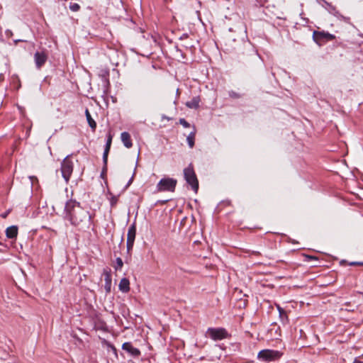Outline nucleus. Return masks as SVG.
<instances>
[{"label": "nucleus", "mask_w": 363, "mask_h": 363, "mask_svg": "<svg viewBox=\"0 0 363 363\" xmlns=\"http://www.w3.org/2000/svg\"><path fill=\"white\" fill-rule=\"evenodd\" d=\"M118 202V197L116 196H112L110 199V204L113 207Z\"/></svg>", "instance_id": "nucleus-24"}, {"label": "nucleus", "mask_w": 363, "mask_h": 363, "mask_svg": "<svg viewBox=\"0 0 363 363\" xmlns=\"http://www.w3.org/2000/svg\"><path fill=\"white\" fill-rule=\"evenodd\" d=\"M206 336L214 341L228 338L230 335L223 328H209L206 331Z\"/></svg>", "instance_id": "nucleus-2"}, {"label": "nucleus", "mask_w": 363, "mask_h": 363, "mask_svg": "<svg viewBox=\"0 0 363 363\" xmlns=\"http://www.w3.org/2000/svg\"><path fill=\"white\" fill-rule=\"evenodd\" d=\"M18 234V228L16 225L8 227L6 230V235L8 238H16Z\"/></svg>", "instance_id": "nucleus-15"}, {"label": "nucleus", "mask_w": 363, "mask_h": 363, "mask_svg": "<svg viewBox=\"0 0 363 363\" xmlns=\"http://www.w3.org/2000/svg\"><path fill=\"white\" fill-rule=\"evenodd\" d=\"M135 235H136V226H135V223H133L128 228L127 240L135 241Z\"/></svg>", "instance_id": "nucleus-18"}, {"label": "nucleus", "mask_w": 363, "mask_h": 363, "mask_svg": "<svg viewBox=\"0 0 363 363\" xmlns=\"http://www.w3.org/2000/svg\"><path fill=\"white\" fill-rule=\"evenodd\" d=\"M179 123L183 125L184 128H189L190 124L184 119V118H180L179 119Z\"/></svg>", "instance_id": "nucleus-25"}, {"label": "nucleus", "mask_w": 363, "mask_h": 363, "mask_svg": "<svg viewBox=\"0 0 363 363\" xmlns=\"http://www.w3.org/2000/svg\"><path fill=\"white\" fill-rule=\"evenodd\" d=\"M80 9V6L77 3H70L69 9L74 12L78 11Z\"/></svg>", "instance_id": "nucleus-23"}, {"label": "nucleus", "mask_w": 363, "mask_h": 363, "mask_svg": "<svg viewBox=\"0 0 363 363\" xmlns=\"http://www.w3.org/2000/svg\"><path fill=\"white\" fill-rule=\"evenodd\" d=\"M189 38V34H188V33H184V34H182V35L179 38V39L180 40H183L186 39V38Z\"/></svg>", "instance_id": "nucleus-30"}, {"label": "nucleus", "mask_w": 363, "mask_h": 363, "mask_svg": "<svg viewBox=\"0 0 363 363\" xmlns=\"http://www.w3.org/2000/svg\"><path fill=\"white\" fill-rule=\"evenodd\" d=\"M47 60L48 55L44 51L36 52L34 54V61L38 69H40L45 63Z\"/></svg>", "instance_id": "nucleus-10"}, {"label": "nucleus", "mask_w": 363, "mask_h": 363, "mask_svg": "<svg viewBox=\"0 0 363 363\" xmlns=\"http://www.w3.org/2000/svg\"><path fill=\"white\" fill-rule=\"evenodd\" d=\"M106 172H107V163L106 164L104 163V167H103V169H102V171L101 173V177H104V175L106 174Z\"/></svg>", "instance_id": "nucleus-27"}, {"label": "nucleus", "mask_w": 363, "mask_h": 363, "mask_svg": "<svg viewBox=\"0 0 363 363\" xmlns=\"http://www.w3.org/2000/svg\"><path fill=\"white\" fill-rule=\"evenodd\" d=\"M195 135L196 130H194V131L191 132L186 138V141L190 148H192L194 146Z\"/></svg>", "instance_id": "nucleus-20"}, {"label": "nucleus", "mask_w": 363, "mask_h": 363, "mask_svg": "<svg viewBox=\"0 0 363 363\" xmlns=\"http://www.w3.org/2000/svg\"><path fill=\"white\" fill-rule=\"evenodd\" d=\"M354 363H363V362L359 360L355 359Z\"/></svg>", "instance_id": "nucleus-36"}, {"label": "nucleus", "mask_w": 363, "mask_h": 363, "mask_svg": "<svg viewBox=\"0 0 363 363\" xmlns=\"http://www.w3.org/2000/svg\"><path fill=\"white\" fill-rule=\"evenodd\" d=\"M112 135L111 133H108L107 135V140L105 145V149L103 153V162L106 164L108 162V152L110 151L111 143H112Z\"/></svg>", "instance_id": "nucleus-12"}, {"label": "nucleus", "mask_w": 363, "mask_h": 363, "mask_svg": "<svg viewBox=\"0 0 363 363\" xmlns=\"http://www.w3.org/2000/svg\"><path fill=\"white\" fill-rule=\"evenodd\" d=\"M184 176L186 182L191 186L192 189L197 192L199 189V182L193 167H188L184 169Z\"/></svg>", "instance_id": "nucleus-5"}, {"label": "nucleus", "mask_w": 363, "mask_h": 363, "mask_svg": "<svg viewBox=\"0 0 363 363\" xmlns=\"http://www.w3.org/2000/svg\"><path fill=\"white\" fill-rule=\"evenodd\" d=\"M65 218L70 222L71 225L82 228L89 227L92 216L81 206L79 202L70 199L65 203Z\"/></svg>", "instance_id": "nucleus-1"}, {"label": "nucleus", "mask_w": 363, "mask_h": 363, "mask_svg": "<svg viewBox=\"0 0 363 363\" xmlns=\"http://www.w3.org/2000/svg\"><path fill=\"white\" fill-rule=\"evenodd\" d=\"M177 185V180L172 178L162 179L157 185L158 191H174Z\"/></svg>", "instance_id": "nucleus-6"}, {"label": "nucleus", "mask_w": 363, "mask_h": 363, "mask_svg": "<svg viewBox=\"0 0 363 363\" xmlns=\"http://www.w3.org/2000/svg\"><path fill=\"white\" fill-rule=\"evenodd\" d=\"M71 155L65 157L61 162V172L62 176L66 182H68L73 172L74 164L72 161L69 159Z\"/></svg>", "instance_id": "nucleus-4"}, {"label": "nucleus", "mask_w": 363, "mask_h": 363, "mask_svg": "<svg viewBox=\"0 0 363 363\" xmlns=\"http://www.w3.org/2000/svg\"><path fill=\"white\" fill-rule=\"evenodd\" d=\"M318 4H320V2H323L325 4V9H326L328 13H330L331 15L336 17L337 19L347 21L349 18L345 17L342 16L336 9V7L333 5H332L330 3L326 1L325 0H316Z\"/></svg>", "instance_id": "nucleus-7"}, {"label": "nucleus", "mask_w": 363, "mask_h": 363, "mask_svg": "<svg viewBox=\"0 0 363 363\" xmlns=\"http://www.w3.org/2000/svg\"><path fill=\"white\" fill-rule=\"evenodd\" d=\"M29 178H30V179L31 180L32 182H33V179H37L35 177H30Z\"/></svg>", "instance_id": "nucleus-38"}, {"label": "nucleus", "mask_w": 363, "mask_h": 363, "mask_svg": "<svg viewBox=\"0 0 363 363\" xmlns=\"http://www.w3.org/2000/svg\"><path fill=\"white\" fill-rule=\"evenodd\" d=\"M283 353L278 350H262L257 354V359L263 362L275 361L281 358Z\"/></svg>", "instance_id": "nucleus-3"}, {"label": "nucleus", "mask_w": 363, "mask_h": 363, "mask_svg": "<svg viewBox=\"0 0 363 363\" xmlns=\"http://www.w3.org/2000/svg\"><path fill=\"white\" fill-rule=\"evenodd\" d=\"M200 99L199 96H195L186 103V106L189 108L196 109L199 106Z\"/></svg>", "instance_id": "nucleus-17"}, {"label": "nucleus", "mask_w": 363, "mask_h": 363, "mask_svg": "<svg viewBox=\"0 0 363 363\" xmlns=\"http://www.w3.org/2000/svg\"><path fill=\"white\" fill-rule=\"evenodd\" d=\"M184 46L186 48H194V45L190 44V43H186Z\"/></svg>", "instance_id": "nucleus-31"}, {"label": "nucleus", "mask_w": 363, "mask_h": 363, "mask_svg": "<svg viewBox=\"0 0 363 363\" xmlns=\"http://www.w3.org/2000/svg\"><path fill=\"white\" fill-rule=\"evenodd\" d=\"M119 290L123 293H127L130 291V281L127 278H123L118 285Z\"/></svg>", "instance_id": "nucleus-14"}, {"label": "nucleus", "mask_w": 363, "mask_h": 363, "mask_svg": "<svg viewBox=\"0 0 363 363\" xmlns=\"http://www.w3.org/2000/svg\"><path fill=\"white\" fill-rule=\"evenodd\" d=\"M349 264L350 266H363V262H352Z\"/></svg>", "instance_id": "nucleus-29"}, {"label": "nucleus", "mask_w": 363, "mask_h": 363, "mask_svg": "<svg viewBox=\"0 0 363 363\" xmlns=\"http://www.w3.org/2000/svg\"><path fill=\"white\" fill-rule=\"evenodd\" d=\"M162 118H166V119H167V120H169V118H168V117H167V116H162Z\"/></svg>", "instance_id": "nucleus-39"}, {"label": "nucleus", "mask_w": 363, "mask_h": 363, "mask_svg": "<svg viewBox=\"0 0 363 363\" xmlns=\"http://www.w3.org/2000/svg\"><path fill=\"white\" fill-rule=\"evenodd\" d=\"M4 79V74H0V82Z\"/></svg>", "instance_id": "nucleus-35"}, {"label": "nucleus", "mask_w": 363, "mask_h": 363, "mask_svg": "<svg viewBox=\"0 0 363 363\" xmlns=\"http://www.w3.org/2000/svg\"><path fill=\"white\" fill-rule=\"evenodd\" d=\"M85 116L87 121V123L89 125V127L91 128L92 131H95L96 128V123L95 121L92 118L89 110L86 108L85 111Z\"/></svg>", "instance_id": "nucleus-16"}, {"label": "nucleus", "mask_w": 363, "mask_h": 363, "mask_svg": "<svg viewBox=\"0 0 363 363\" xmlns=\"http://www.w3.org/2000/svg\"><path fill=\"white\" fill-rule=\"evenodd\" d=\"M121 139L123 145L126 148H130L133 146L132 140L130 134L128 132H123L121 134Z\"/></svg>", "instance_id": "nucleus-13"}, {"label": "nucleus", "mask_w": 363, "mask_h": 363, "mask_svg": "<svg viewBox=\"0 0 363 363\" xmlns=\"http://www.w3.org/2000/svg\"><path fill=\"white\" fill-rule=\"evenodd\" d=\"M179 94V89H177V94Z\"/></svg>", "instance_id": "nucleus-40"}, {"label": "nucleus", "mask_w": 363, "mask_h": 363, "mask_svg": "<svg viewBox=\"0 0 363 363\" xmlns=\"http://www.w3.org/2000/svg\"><path fill=\"white\" fill-rule=\"evenodd\" d=\"M228 96L232 99H240L242 97V95L233 90H230L228 91Z\"/></svg>", "instance_id": "nucleus-21"}, {"label": "nucleus", "mask_w": 363, "mask_h": 363, "mask_svg": "<svg viewBox=\"0 0 363 363\" xmlns=\"http://www.w3.org/2000/svg\"><path fill=\"white\" fill-rule=\"evenodd\" d=\"M277 309L279 313V318L283 324H286L289 323L288 315L286 312L281 308L279 306H277Z\"/></svg>", "instance_id": "nucleus-19"}, {"label": "nucleus", "mask_w": 363, "mask_h": 363, "mask_svg": "<svg viewBox=\"0 0 363 363\" xmlns=\"http://www.w3.org/2000/svg\"><path fill=\"white\" fill-rule=\"evenodd\" d=\"M6 35H7V36H9V35H12V34H13V33H12V31H11V30H6Z\"/></svg>", "instance_id": "nucleus-33"}, {"label": "nucleus", "mask_w": 363, "mask_h": 363, "mask_svg": "<svg viewBox=\"0 0 363 363\" xmlns=\"http://www.w3.org/2000/svg\"><path fill=\"white\" fill-rule=\"evenodd\" d=\"M26 40H20V39H18V40H14V43L16 45L18 42H26Z\"/></svg>", "instance_id": "nucleus-34"}, {"label": "nucleus", "mask_w": 363, "mask_h": 363, "mask_svg": "<svg viewBox=\"0 0 363 363\" xmlns=\"http://www.w3.org/2000/svg\"><path fill=\"white\" fill-rule=\"evenodd\" d=\"M175 50L177 52H179V54H181L182 56H183V52L182 51L181 49L179 48V47L177 45L175 46Z\"/></svg>", "instance_id": "nucleus-32"}, {"label": "nucleus", "mask_w": 363, "mask_h": 363, "mask_svg": "<svg viewBox=\"0 0 363 363\" xmlns=\"http://www.w3.org/2000/svg\"><path fill=\"white\" fill-rule=\"evenodd\" d=\"M255 254H259V252H254Z\"/></svg>", "instance_id": "nucleus-41"}, {"label": "nucleus", "mask_w": 363, "mask_h": 363, "mask_svg": "<svg viewBox=\"0 0 363 363\" xmlns=\"http://www.w3.org/2000/svg\"><path fill=\"white\" fill-rule=\"evenodd\" d=\"M103 276L104 277V289L106 293H110L111 291L112 277L111 269L108 268L104 269Z\"/></svg>", "instance_id": "nucleus-9"}, {"label": "nucleus", "mask_w": 363, "mask_h": 363, "mask_svg": "<svg viewBox=\"0 0 363 363\" xmlns=\"http://www.w3.org/2000/svg\"><path fill=\"white\" fill-rule=\"evenodd\" d=\"M116 264L114 266L116 270H119L122 268L123 265V260L121 257H117L116 259Z\"/></svg>", "instance_id": "nucleus-22"}, {"label": "nucleus", "mask_w": 363, "mask_h": 363, "mask_svg": "<svg viewBox=\"0 0 363 363\" xmlns=\"http://www.w3.org/2000/svg\"><path fill=\"white\" fill-rule=\"evenodd\" d=\"M122 349L128 352L132 357H138L140 355V351L138 348L134 347L131 342H124L122 345Z\"/></svg>", "instance_id": "nucleus-11"}, {"label": "nucleus", "mask_w": 363, "mask_h": 363, "mask_svg": "<svg viewBox=\"0 0 363 363\" xmlns=\"http://www.w3.org/2000/svg\"><path fill=\"white\" fill-rule=\"evenodd\" d=\"M134 242H135L134 240H127L126 245H127L128 251H130L133 248V245H134Z\"/></svg>", "instance_id": "nucleus-26"}, {"label": "nucleus", "mask_w": 363, "mask_h": 363, "mask_svg": "<svg viewBox=\"0 0 363 363\" xmlns=\"http://www.w3.org/2000/svg\"><path fill=\"white\" fill-rule=\"evenodd\" d=\"M135 174V169L134 170V172H133L131 178L128 180V183L126 184L125 188L128 187L132 184L133 181V178H134Z\"/></svg>", "instance_id": "nucleus-28"}, {"label": "nucleus", "mask_w": 363, "mask_h": 363, "mask_svg": "<svg viewBox=\"0 0 363 363\" xmlns=\"http://www.w3.org/2000/svg\"><path fill=\"white\" fill-rule=\"evenodd\" d=\"M335 38V36L333 34H331L328 32L315 30L313 33V39L317 43H318L320 40H322L323 39H325L327 40H333Z\"/></svg>", "instance_id": "nucleus-8"}, {"label": "nucleus", "mask_w": 363, "mask_h": 363, "mask_svg": "<svg viewBox=\"0 0 363 363\" xmlns=\"http://www.w3.org/2000/svg\"><path fill=\"white\" fill-rule=\"evenodd\" d=\"M319 4L321 5L325 9V4H324L323 2H320V4Z\"/></svg>", "instance_id": "nucleus-37"}]
</instances>
